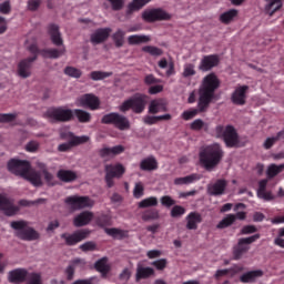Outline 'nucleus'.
<instances>
[{
  "label": "nucleus",
  "instance_id": "45",
  "mask_svg": "<svg viewBox=\"0 0 284 284\" xmlns=\"http://www.w3.org/2000/svg\"><path fill=\"white\" fill-rule=\"evenodd\" d=\"M159 205V199L156 196L146 197L138 203L140 210H145L148 207H156Z\"/></svg>",
  "mask_w": 284,
  "mask_h": 284
},
{
  "label": "nucleus",
  "instance_id": "24",
  "mask_svg": "<svg viewBox=\"0 0 284 284\" xmlns=\"http://www.w3.org/2000/svg\"><path fill=\"white\" fill-rule=\"evenodd\" d=\"M140 170H142V172H154V170H159V162L156 161V158L150 155L143 159L140 162Z\"/></svg>",
  "mask_w": 284,
  "mask_h": 284
},
{
  "label": "nucleus",
  "instance_id": "43",
  "mask_svg": "<svg viewBox=\"0 0 284 284\" xmlns=\"http://www.w3.org/2000/svg\"><path fill=\"white\" fill-rule=\"evenodd\" d=\"M152 0H132L131 3L128 6V14H132V12H139L141 8H144V6H148Z\"/></svg>",
  "mask_w": 284,
  "mask_h": 284
},
{
  "label": "nucleus",
  "instance_id": "56",
  "mask_svg": "<svg viewBox=\"0 0 284 284\" xmlns=\"http://www.w3.org/2000/svg\"><path fill=\"white\" fill-rule=\"evenodd\" d=\"M27 281V284H43L41 282V274L39 273H29Z\"/></svg>",
  "mask_w": 284,
  "mask_h": 284
},
{
  "label": "nucleus",
  "instance_id": "39",
  "mask_svg": "<svg viewBox=\"0 0 284 284\" xmlns=\"http://www.w3.org/2000/svg\"><path fill=\"white\" fill-rule=\"evenodd\" d=\"M236 17H239V10L231 9L220 16V21H221V23H224V26H230V22L234 21V19H236Z\"/></svg>",
  "mask_w": 284,
  "mask_h": 284
},
{
  "label": "nucleus",
  "instance_id": "48",
  "mask_svg": "<svg viewBox=\"0 0 284 284\" xmlns=\"http://www.w3.org/2000/svg\"><path fill=\"white\" fill-rule=\"evenodd\" d=\"M158 219H160V215L156 209H148L142 213V221H158Z\"/></svg>",
  "mask_w": 284,
  "mask_h": 284
},
{
  "label": "nucleus",
  "instance_id": "34",
  "mask_svg": "<svg viewBox=\"0 0 284 284\" xmlns=\"http://www.w3.org/2000/svg\"><path fill=\"white\" fill-rule=\"evenodd\" d=\"M159 112H168V106L163 100H153L149 105V113L150 114H159Z\"/></svg>",
  "mask_w": 284,
  "mask_h": 284
},
{
  "label": "nucleus",
  "instance_id": "64",
  "mask_svg": "<svg viewBox=\"0 0 284 284\" xmlns=\"http://www.w3.org/2000/svg\"><path fill=\"white\" fill-rule=\"evenodd\" d=\"M24 150H27V152H31V153L37 152V151L39 150V142H37V141H34V140L28 142V143L26 144Z\"/></svg>",
  "mask_w": 284,
  "mask_h": 284
},
{
  "label": "nucleus",
  "instance_id": "12",
  "mask_svg": "<svg viewBox=\"0 0 284 284\" xmlns=\"http://www.w3.org/2000/svg\"><path fill=\"white\" fill-rule=\"evenodd\" d=\"M8 170L11 174L26 179L29 171L32 170V164L28 160L11 159L8 162Z\"/></svg>",
  "mask_w": 284,
  "mask_h": 284
},
{
  "label": "nucleus",
  "instance_id": "52",
  "mask_svg": "<svg viewBox=\"0 0 284 284\" xmlns=\"http://www.w3.org/2000/svg\"><path fill=\"white\" fill-rule=\"evenodd\" d=\"M142 52H146V54H151V57H161L163 55V49L154 45H145L142 48Z\"/></svg>",
  "mask_w": 284,
  "mask_h": 284
},
{
  "label": "nucleus",
  "instance_id": "37",
  "mask_svg": "<svg viewBox=\"0 0 284 284\" xmlns=\"http://www.w3.org/2000/svg\"><path fill=\"white\" fill-rule=\"evenodd\" d=\"M170 120H172V115L170 113H166L164 115H146L143 119L145 125H156L159 121H170Z\"/></svg>",
  "mask_w": 284,
  "mask_h": 284
},
{
  "label": "nucleus",
  "instance_id": "22",
  "mask_svg": "<svg viewBox=\"0 0 284 284\" xmlns=\"http://www.w3.org/2000/svg\"><path fill=\"white\" fill-rule=\"evenodd\" d=\"M30 273L26 268H16L9 272V283H24L28 280Z\"/></svg>",
  "mask_w": 284,
  "mask_h": 284
},
{
  "label": "nucleus",
  "instance_id": "46",
  "mask_svg": "<svg viewBox=\"0 0 284 284\" xmlns=\"http://www.w3.org/2000/svg\"><path fill=\"white\" fill-rule=\"evenodd\" d=\"M95 270L101 273L102 276H106L110 272V266L108 265V257H102L95 262Z\"/></svg>",
  "mask_w": 284,
  "mask_h": 284
},
{
  "label": "nucleus",
  "instance_id": "27",
  "mask_svg": "<svg viewBox=\"0 0 284 284\" xmlns=\"http://www.w3.org/2000/svg\"><path fill=\"white\" fill-rule=\"evenodd\" d=\"M37 168L40 170V174L44 176V181L49 187H54L57 185V181H54V175L48 171V165L43 162H38Z\"/></svg>",
  "mask_w": 284,
  "mask_h": 284
},
{
  "label": "nucleus",
  "instance_id": "11",
  "mask_svg": "<svg viewBox=\"0 0 284 284\" xmlns=\"http://www.w3.org/2000/svg\"><path fill=\"white\" fill-rule=\"evenodd\" d=\"M104 181L108 187H114V179H121L125 174V166L121 163L105 164L104 166Z\"/></svg>",
  "mask_w": 284,
  "mask_h": 284
},
{
  "label": "nucleus",
  "instance_id": "58",
  "mask_svg": "<svg viewBox=\"0 0 284 284\" xmlns=\"http://www.w3.org/2000/svg\"><path fill=\"white\" fill-rule=\"evenodd\" d=\"M144 83L145 85H156L159 83H163V80L158 79L156 77H154V74H148L144 78Z\"/></svg>",
  "mask_w": 284,
  "mask_h": 284
},
{
  "label": "nucleus",
  "instance_id": "17",
  "mask_svg": "<svg viewBox=\"0 0 284 284\" xmlns=\"http://www.w3.org/2000/svg\"><path fill=\"white\" fill-rule=\"evenodd\" d=\"M219 63H221L219 54L204 55L200 62L199 70H201V72H210V70L216 68Z\"/></svg>",
  "mask_w": 284,
  "mask_h": 284
},
{
  "label": "nucleus",
  "instance_id": "29",
  "mask_svg": "<svg viewBox=\"0 0 284 284\" xmlns=\"http://www.w3.org/2000/svg\"><path fill=\"white\" fill-rule=\"evenodd\" d=\"M257 196L258 199H263V201H274L272 192H267V180H261L258 182Z\"/></svg>",
  "mask_w": 284,
  "mask_h": 284
},
{
  "label": "nucleus",
  "instance_id": "3",
  "mask_svg": "<svg viewBox=\"0 0 284 284\" xmlns=\"http://www.w3.org/2000/svg\"><path fill=\"white\" fill-rule=\"evenodd\" d=\"M48 33L51 39V43L60 49H43L41 54L44 59H59L65 54V45H63V38L61 37V31H59V26L51 23L48 27Z\"/></svg>",
  "mask_w": 284,
  "mask_h": 284
},
{
  "label": "nucleus",
  "instance_id": "42",
  "mask_svg": "<svg viewBox=\"0 0 284 284\" xmlns=\"http://www.w3.org/2000/svg\"><path fill=\"white\" fill-rule=\"evenodd\" d=\"M94 221L99 227H104V230L110 227V225H112V216H110L105 213H102V214L95 216Z\"/></svg>",
  "mask_w": 284,
  "mask_h": 284
},
{
  "label": "nucleus",
  "instance_id": "8",
  "mask_svg": "<svg viewBox=\"0 0 284 284\" xmlns=\"http://www.w3.org/2000/svg\"><path fill=\"white\" fill-rule=\"evenodd\" d=\"M45 115L57 123H68L74 119V112L63 106L48 109Z\"/></svg>",
  "mask_w": 284,
  "mask_h": 284
},
{
  "label": "nucleus",
  "instance_id": "2",
  "mask_svg": "<svg viewBox=\"0 0 284 284\" xmlns=\"http://www.w3.org/2000/svg\"><path fill=\"white\" fill-rule=\"evenodd\" d=\"M223 156L224 152L219 143L206 145L199 153L200 163L206 172H212L223 161Z\"/></svg>",
  "mask_w": 284,
  "mask_h": 284
},
{
  "label": "nucleus",
  "instance_id": "33",
  "mask_svg": "<svg viewBox=\"0 0 284 284\" xmlns=\"http://www.w3.org/2000/svg\"><path fill=\"white\" fill-rule=\"evenodd\" d=\"M196 181H201V174L192 173L183 178H176L174 185H191V183H196Z\"/></svg>",
  "mask_w": 284,
  "mask_h": 284
},
{
  "label": "nucleus",
  "instance_id": "53",
  "mask_svg": "<svg viewBox=\"0 0 284 284\" xmlns=\"http://www.w3.org/2000/svg\"><path fill=\"white\" fill-rule=\"evenodd\" d=\"M109 77H112V72L92 71L90 73V79H92V81H103V79H108Z\"/></svg>",
  "mask_w": 284,
  "mask_h": 284
},
{
  "label": "nucleus",
  "instance_id": "61",
  "mask_svg": "<svg viewBox=\"0 0 284 284\" xmlns=\"http://www.w3.org/2000/svg\"><path fill=\"white\" fill-rule=\"evenodd\" d=\"M196 74V70H194V64L187 63L184 65L183 77L187 79V77H194Z\"/></svg>",
  "mask_w": 284,
  "mask_h": 284
},
{
  "label": "nucleus",
  "instance_id": "23",
  "mask_svg": "<svg viewBox=\"0 0 284 284\" xmlns=\"http://www.w3.org/2000/svg\"><path fill=\"white\" fill-rule=\"evenodd\" d=\"M125 152V148L123 145H115L112 148L104 146L100 149L99 155L101 159H108V156H116L119 154H123Z\"/></svg>",
  "mask_w": 284,
  "mask_h": 284
},
{
  "label": "nucleus",
  "instance_id": "21",
  "mask_svg": "<svg viewBox=\"0 0 284 284\" xmlns=\"http://www.w3.org/2000/svg\"><path fill=\"white\" fill-rule=\"evenodd\" d=\"M111 32H112V29L110 28L97 29L95 32L91 34V43L99 45V43H103L104 41H108V39H110Z\"/></svg>",
  "mask_w": 284,
  "mask_h": 284
},
{
  "label": "nucleus",
  "instance_id": "40",
  "mask_svg": "<svg viewBox=\"0 0 284 284\" xmlns=\"http://www.w3.org/2000/svg\"><path fill=\"white\" fill-rule=\"evenodd\" d=\"M104 232L109 236H112L113 239H120V240L128 239V236L130 234L129 231L116 229V227L104 229Z\"/></svg>",
  "mask_w": 284,
  "mask_h": 284
},
{
  "label": "nucleus",
  "instance_id": "44",
  "mask_svg": "<svg viewBox=\"0 0 284 284\" xmlns=\"http://www.w3.org/2000/svg\"><path fill=\"white\" fill-rule=\"evenodd\" d=\"M73 114L78 119L79 123H90V121H92V114L85 110L75 109L73 110Z\"/></svg>",
  "mask_w": 284,
  "mask_h": 284
},
{
  "label": "nucleus",
  "instance_id": "60",
  "mask_svg": "<svg viewBox=\"0 0 284 284\" xmlns=\"http://www.w3.org/2000/svg\"><path fill=\"white\" fill-rule=\"evenodd\" d=\"M70 264L75 268V270H85L87 262L84 258H74L70 262Z\"/></svg>",
  "mask_w": 284,
  "mask_h": 284
},
{
  "label": "nucleus",
  "instance_id": "14",
  "mask_svg": "<svg viewBox=\"0 0 284 284\" xmlns=\"http://www.w3.org/2000/svg\"><path fill=\"white\" fill-rule=\"evenodd\" d=\"M21 209L14 204V200L0 194V211L3 212L6 216H16L19 214Z\"/></svg>",
  "mask_w": 284,
  "mask_h": 284
},
{
  "label": "nucleus",
  "instance_id": "7",
  "mask_svg": "<svg viewBox=\"0 0 284 284\" xmlns=\"http://www.w3.org/2000/svg\"><path fill=\"white\" fill-rule=\"evenodd\" d=\"M101 123L103 125H114L120 132H125V130H130L131 128L130 120L118 112L104 114L101 119Z\"/></svg>",
  "mask_w": 284,
  "mask_h": 284
},
{
  "label": "nucleus",
  "instance_id": "51",
  "mask_svg": "<svg viewBox=\"0 0 284 284\" xmlns=\"http://www.w3.org/2000/svg\"><path fill=\"white\" fill-rule=\"evenodd\" d=\"M159 68H161L162 70H165V68H168L169 65V69L166 70V77H172V74H175V71H174V62H170L168 64V60L165 58L161 59L158 63Z\"/></svg>",
  "mask_w": 284,
  "mask_h": 284
},
{
  "label": "nucleus",
  "instance_id": "5",
  "mask_svg": "<svg viewBox=\"0 0 284 284\" xmlns=\"http://www.w3.org/2000/svg\"><path fill=\"white\" fill-rule=\"evenodd\" d=\"M217 139H223L226 148H236L239 145V132L233 125H217L215 128Z\"/></svg>",
  "mask_w": 284,
  "mask_h": 284
},
{
  "label": "nucleus",
  "instance_id": "6",
  "mask_svg": "<svg viewBox=\"0 0 284 284\" xmlns=\"http://www.w3.org/2000/svg\"><path fill=\"white\" fill-rule=\"evenodd\" d=\"M10 225L12 230H17V236L18 239H21V241H38L40 236L37 230L28 226L27 221H13Z\"/></svg>",
  "mask_w": 284,
  "mask_h": 284
},
{
  "label": "nucleus",
  "instance_id": "19",
  "mask_svg": "<svg viewBox=\"0 0 284 284\" xmlns=\"http://www.w3.org/2000/svg\"><path fill=\"white\" fill-rule=\"evenodd\" d=\"M79 103L81 108H89L90 110H99L101 105V100L92 93H87L80 97Z\"/></svg>",
  "mask_w": 284,
  "mask_h": 284
},
{
  "label": "nucleus",
  "instance_id": "30",
  "mask_svg": "<svg viewBox=\"0 0 284 284\" xmlns=\"http://www.w3.org/2000/svg\"><path fill=\"white\" fill-rule=\"evenodd\" d=\"M266 4L264 7V10L266 14H270L271 17H274L281 8H283V0H265Z\"/></svg>",
  "mask_w": 284,
  "mask_h": 284
},
{
  "label": "nucleus",
  "instance_id": "57",
  "mask_svg": "<svg viewBox=\"0 0 284 284\" xmlns=\"http://www.w3.org/2000/svg\"><path fill=\"white\" fill-rule=\"evenodd\" d=\"M185 214V207L181 205H174L171 210L172 219H179V216H183Z\"/></svg>",
  "mask_w": 284,
  "mask_h": 284
},
{
  "label": "nucleus",
  "instance_id": "26",
  "mask_svg": "<svg viewBox=\"0 0 284 284\" xmlns=\"http://www.w3.org/2000/svg\"><path fill=\"white\" fill-rule=\"evenodd\" d=\"M152 276H154V268L150 266H138L135 273V283L152 278Z\"/></svg>",
  "mask_w": 284,
  "mask_h": 284
},
{
  "label": "nucleus",
  "instance_id": "62",
  "mask_svg": "<svg viewBox=\"0 0 284 284\" xmlns=\"http://www.w3.org/2000/svg\"><path fill=\"white\" fill-rule=\"evenodd\" d=\"M160 201L164 207H172V205H176V201H174L170 195L162 196Z\"/></svg>",
  "mask_w": 284,
  "mask_h": 284
},
{
  "label": "nucleus",
  "instance_id": "4",
  "mask_svg": "<svg viewBox=\"0 0 284 284\" xmlns=\"http://www.w3.org/2000/svg\"><path fill=\"white\" fill-rule=\"evenodd\" d=\"M148 95L143 93H135L132 98L125 100L120 105V112H134V114H143L145 112V106L148 105Z\"/></svg>",
  "mask_w": 284,
  "mask_h": 284
},
{
  "label": "nucleus",
  "instance_id": "54",
  "mask_svg": "<svg viewBox=\"0 0 284 284\" xmlns=\"http://www.w3.org/2000/svg\"><path fill=\"white\" fill-rule=\"evenodd\" d=\"M64 74H67V77H71L72 79H81L83 72L74 67H67L64 69Z\"/></svg>",
  "mask_w": 284,
  "mask_h": 284
},
{
  "label": "nucleus",
  "instance_id": "32",
  "mask_svg": "<svg viewBox=\"0 0 284 284\" xmlns=\"http://www.w3.org/2000/svg\"><path fill=\"white\" fill-rule=\"evenodd\" d=\"M241 272H243V266L234 265L231 268L217 270L215 272L214 278H216V281H219V278H223V276H227V274H231V276H234Z\"/></svg>",
  "mask_w": 284,
  "mask_h": 284
},
{
  "label": "nucleus",
  "instance_id": "9",
  "mask_svg": "<svg viewBox=\"0 0 284 284\" xmlns=\"http://www.w3.org/2000/svg\"><path fill=\"white\" fill-rule=\"evenodd\" d=\"M261 239V234L256 233L250 237H242L239 240L237 244L233 247V256L235 261H241L243 254L250 252V245L256 243Z\"/></svg>",
  "mask_w": 284,
  "mask_h": 284
},
{
  "label": "nucleus",
  "instance_id": "50",
  "mask_svg": "<svg viewBox=\"0 0 284 284\" xmlns=\"http://www.w3.org/2000/svg\"><path fill=\"white\" fill-rule=\"evenodd\" d=\"M71 136V145H73V148H77L78 145H83L84 143H88V141H90V136L88 135H74L72 133H70Z\"/></svg>",
  "mask_w": 284,
  "mask_h": 284
},
{
  "label": "nucleus",
  "instance_id": "10",
  "mask_svg": "<svg viewBox=\"0 0 284 284\" xmlns=\"http://www.w3.org/2000/svg\"><path fill=\"white\" fill-rule=\"evenodd\" d=\"M172 14L163 8L146 9L142 12V20L145 23H156V21H170Z\"/></svg>",
  "mask_w": 284,
  "mask_h": 284
},
{
  "label": "nucleus",
  "instance_id": "35",
  "mask_svg": "<svg viewBox=\"0 0 284 284\" xmlns=\"http://www.w3.org/2000/svg\"><path fill=\"white\" fill-rule=\"evenodd\" d=\"M283 171H284V163L280 165L274 163L270 164L266 170L267 183L272 181V179H275V176H278V174H281V172Z\"/></svg>",
  "mask_w": 284,
  "mask_h": 284
},
{
  "label": "nucleus",
  "instance_id": "18",
  "mask_svg": "<svg viewBox=\"0 0 284 284\" xmlns=\"http://www.w3.org/2000/svg\"><path fill=\"white\" fill-rule=\"evenodd\" d=\"M88 231L81 230L75 231L73 234L63 233L61 239L65 241V245L72 246L77 245V243H81V241H84V239H88Z\"/></svg>",
  "mask_w": 284,
  "mask_h": 284
},
{
  "label": "nucleus",
  "instance_id": "41",
  "mask_svg": "<svg viewBox=\"0 0 284 284\" xmlns=\"http://www.w3.org/2000/svg\"><path fill=\"white\" fill-rule=\"evenodd\" d=\"M260 276H263V271H251L246 272L241 275L240 281L241 283H252V281H255L256 278H260Z\"/></svg>",
  "mask_w": 284,
  "mask_h": 284
},
{
  "label": "nucleus",
  "instance_id": "20",
  "mask_svg": "<svg viewBox=\"0 0 284 284\" xmlns=\"http://www.w3.org/2000/svg\"><path fill=\"white\" fill-rule=\"evenodd\" d=\"M225 190H227V182L223 179H219L214 183L207 185V194L210 196H223Z\"/></svg>",
  "mask_w": 284,
  "mask_h": 284
},
{
  "label": "nucleus",
  "instance_id": "31",
  "mask_svg": "<svg viewBox=\"0 0 284 284\" xmlns=\"http://www.w3.org/2000/svg\"><path fill=\"white\" fill-rule=\"evenodd\" d=\"M42 175L41 171H29L27 176L23 179H26V181H30L34 187H41L43 185Z\"/></svg>",
  "mask_w": 284,
  "mask_h": 284
},
{
  "label": "nucleus",
  "instance_id": "15",
  "mask_svg": "<svg viewBox=\"0 0 284 284\" xmlns=\"http://www.w3.org/2000/svg\"><path fill=\"white\" fill-rule=\"evenodd\" d=\"M34 61H37V55L22 59L18 63V70H17L18 77H20L21 79H28L32 77V63Z\"/></svg>",
  "mask_w": 284,
  "mask_h": 284
},
{
  "label": "nucleus",
  "instance_id": "55",
  "mask_svg": "<svg viewBox=\"0 0 284 284\" xmlns=\"http://www.w3.org/2000/svg\"><path fill=\"white\" fill-rule=\"evenodd\" d=\"M145 194V187L143 186V182H138L133 189L134 199H141Z\"/></svg>",
  "mask_w": 284,
  "mask_h": 284
},
{
  "label": "nucleus",
  "instance_id": "13",
  "mask_svg": "<svg viewBox=\"0 0 284 284\" xmlns=\"http://www.w3.org/2000/svg\"><path fill=\"white\" fill-rule=\"evenodd\" d=\"M64 203L69 205L71 210H85V207H93L94 200L90 196L72 195L64 200Z\"/></svg>",
  "mask_w": 284,
  "mask_h": 284
},
{
  "label": "nucleus",
  "instance_id": "28",
  "mask_svg": "<svg viewBox=\"0 0 284 284\" xmlns=\"http://www.w3.org/2000/svg\"><path fill=\"white\" fill-rule=\"evenodd\" d=\"M92 219H94V214L90 211H84L74 217L73 225L75 227H83L88 225Z\"/></svg>",
  "mask_w": 284,
  "mask_h": 284
},
{
  "label": "nucleus",
  "instance_id": "38",
  "mask_svg": "<svg viewBox=\"0 0 284 284\" xmlns=\"http://www.w3.org/2000/svg\"><path fill=\"white\" fill-rule=\"evenodd\" d=\"M57 176L63 183H72V181H77V173L70 170H59Z\"/></svg>",
  "mask_w": 284,
  "mask_h": 284
},
{
  "label": "nucleus",
  "instance_id": "49",
  "mask_svg": "<svg viewBox=\"0 0 284 284\" xmlns=\"http://www.w3.org/2000/svg\"><path fill=\"white\" fill-rule=\"evenodd\" d=\"M232 225H234V214H229L217 223L216 229L225 230L226 227H230Z\"/></svg>",
  "mask_w": 284,
  "mask_h": 284
},
{
  "label": "nucleus",
  "instance_id": "63",
  "mask_svg": "<svg viewBox=\"0 0 284 284\" xmlns=\"http://www.w3.org/2000/svg\"><path fill=\"white\" fill-rule=\"evenodd\" d=\"M12 12V7L10 6V0L0 3V14H10Z\"/></svg>",
  "mask_w": 284,
  "mask_h": 284
},
{
  "label": "nucleus",
  "instance_id": "47",
  "mask_svg": "<svg viewBox=\"0 0 284 284\" xmlns=\"http://www.w3.org/2000/svg\"><path fill=\"white\" fill-rule=\"evenodd\" d=\"M112 39L115 48H123V43H125V31L118 29L116 32L112 34Z\"/></svg>",
  "mask_w": 284,
  "mask_h": 284
},
{
  "label": "nucleus",
  "instance_id": "16",
  "mask_svg": "<svg viewBox=\"0 0 284 284\" xmlns=\"http://www.w3.org/2000/svg\"><path fill=\"white\" fill-rule=\"evenodd\" d=\"M250 91L248 85H239L235 88L231 95V101L234 105H245L247 101V92Z\"/></svg>",
  "mask_w": 284,
  "mask_h": 284
},
{
  "label": "nucleus",
  "instance_id": "25",
  "mask_svg": "<svg viewBox=\"0 0 284 284\" xmlns=\"http://www.w3.org/2000/svg\"><path fill=\"white\" fill-rule=\"evenodd\" d=\"M199 223H203V216L199 212H191L186 216V230H199Z\"/></svg>",
  "mask_w": 284,
  "mask_h": 284
},
{
  "label": "nucleus",
  "instance_id": "59",
  "mask_svg": "<svg viewBox=\"0 0 284 284\" xmlns=\"http://www.w3.org/2000/svg\"><path fill=\"white\" fill-rule=\"evenodd\" d=\"M17 119V113H0V123H12Z\"/></svg>",
  "mask_w": 284,
  "mask_h": 284
},
{
  "label": "nucleus",
  "instance_id": "36",
  "mask_svg": "<svg viewBox=\"0 0 284 284\" xmlns=\"http://www.w3.org/2000/svg\"><path fill=\"white\" fill-rule=\"evenodd\" d=\"M152 38L145 34H133L128 38L129 45H141V43H150Z\"/></svg>",
  "mask_w": 284,
  "mask_h": 284
},
{
  "label": "nucleus",
  "instance_id": "1",
  "mask_svg": "<svg viewBox=\"0 0 284 284\" xmlns=\"http://www.w3.org/2000/svg\"><path fill=\"white\" fill-rule=\"evenodd\" d=\"M221 88V80L216 77V73L207 74L199 89V101L197 109L186 110L182 113V119L184 121H191L194 119L199 112H207V108H210V103L214 101L215 92Z\"/></svg>",
  "mask_w": 284,
  "mask_h": 284
}]
</instances>
